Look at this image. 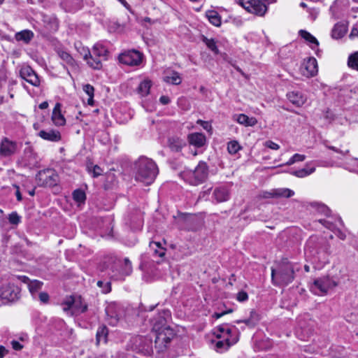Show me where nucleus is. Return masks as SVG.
Segmentation results:
<instances>
[{
    "mask_svg": "<svg viewBox=\"0 0 358 358\" xmlns=\"http://www.w3.org/2000/svg\"><path fill=\"white\" fill-rule=\"evenodd\" d=\"M62 309L64 312L73 310L70 306L66 305L64 302L62 303Z\"/></svg>",
    "mask_w": 358,
    "mask_h": 358,
    "instance_id": "obj_61",
    "label": "nucleus"
},
{
    "mask_svg": "<svg viewBox=\"0 0 358 358\" xmlns=\"http://www.w3.org/2000/svg\"><path fill=\"white\" fill-rule=\"evenodd\" d=\"M135 179L145 185L152 184L158 174L155 162L145 157H141L134 164Z\"/></svg>",
    "mask_w": 358,
    "mask_h": 358,
    "instance_id": "obj_1",
    "label": "nucleus"
},
{
    "mask_svg": "<svg viewBox=\"0 0 358 358\" xmlns=\"http://www.w3.org/2000/svg\"><path fill=\"white\" fill-rule=\"evenodd\" d=\"M206 16L208 18L210 23L215 27H220L221 25V17L219 13L215 10H208L206 13Z\"/></svg>",
    "mask_w": 358,
    "mask_h": 358,
    "instance_id": "obj_27",
    "label": "nucleus"
},
{
    "mask_svg": "<svg viewBox=\"0 0 358 358\" xmlns=\"http://www.w3.org/2000/svg\"><path fill=\"white\" fill-rule=\"evenodd\" d=\"M241 149V146L236 141L228 143L227 150L230 154H236Z\"/></svg>",
    "mask_w": 358,
    "mask_h": 358,
    "instance_id": "obj_39",
    "label": "nucleus"
},
{
    "mask_svg": "<svg viewBox=\"0 0 358 358\" xmlns=\"http://www.w3.org/2000/svg\"><path fill=\"white\" fill-rule=\"evenodd\" d=\"M38 135L43 140L51 142H58L61 140L60 132L55 129L41 130Z\"/></svg>",
    "mask_w": 358,
    "mask_h": 358,
    "instance_id": "obj_20",
    "label": "nucleus"
},
{
    "mask_svg": "<svg viewBox=\"0 0 358 358\" xmlns=\"http://www.w3.org/2000/svg\"><path fill=\"white\" fill-rule=\"evenodd\" d=\"M315 167H308V165H306V168L301 169L298 171H293L292 173V175L299 177V178H304L307 176H309L310 174L315 172Z\"/></svg>",
    "mask_w": 358,
    "mask_h": 358,
    "instance_id": "obj_35",
    "label": "nucleus"
},
{
    "mask_svg": "<svg viewBox=\"0 0 358 358\" xmlns=\"http://www.w3.org/2000/svg\"><path fill=\"white\" fill-rule=\"evenodd\" d=\"M197 124L201 125L203 128L207 131H210L211 129V126L209 124L208 122L199 120H197Z\"/></svg>",
    "mask_w": 358,
    "mask_h": 358,
    "instance_id": "obj_52",
    "label": "nucleus"
},
{
    "mask_svg": "<svg viewBox=\"0 0 358 358\" xmlns=\"http://www.w3.org/2000/svg\"><path fill=\"white\" fill-rule=\"evenodd\" d=\"M22 278L23 281L28 283V287L32 296H34V294L41 289L43 284L41 281L37 280L30 281L29 279L25 276H23Z\"/></svg>",
    "mask_w": 358,
    "mask_h": 358,
    "instance_id": "obj_25",
    "label": "nucleus"
},
{
    "mask_svg": "<svg viewBox=\"0 0 358 358\" xmlns=\"http://www.w3.org/2000/svg\"><path fill=\"white\" fill-rule=\"evenodd\" d=\"M119 308L115 303H110L106 308L108 323L115 326L120 320Z\"/></svg>",
    "mask_w": 358,
    "mask_h": 358,
    "instance_id": "obj_17",
    "label": "nucleus"
},
{
    "mask_svg": "<svg viewBox=\"0 0 358 358\" xmlns=\"http://www.w3.org/2000/svg\"><path fill=\"white\" fill-rule=\"evenodd\" d=\"M80 54L83 56V59L91 68L97 70L101 69L103 60L99 57L93 55L88 49H85L83 47Z\"/></svg>",
    "mask_w": 358,
    "mask_h": 358,
    "instance_id": "obj_15",
    "label": "nucleus"
},
{
    "mask_svg": "<svg viewBox=\"0 0 358 358\" xmlns=\"http://www.w3.org/2000/svg\"><path fill=\"white\" fill-rule=\"evenodd\" d=\"M154 330L156 331L155 348L159 352H164L168 347L171 341L175 336L173 330L167 326H163L159 328L156 324L154 325Z\"/></svg>",
    "mask_w": 358,
    "mask_h": 358,
    "instance_id": "obj_4",
    "label": "nucleus"
},
{
    "mask_svg": "<svg viewBox=\"0 0 358 358\" xmlns=\"http://www.w3.org/2000/svg\"><path fill=\"white\" fill-rule=\"evenodd\" d=\"M38 297L40 301L43 303H48L49 301V295L46 292H41Z\"/></svg>",
    "mask_w": 358,
    "mask_h": 358,
    "instance_id": "obj_51",
    "label": "nucleus"
},
{
    "mask_svg": "<svg viewBox=\"0 0 358 358\" xmlns=\"http://www.w3.org/2000/svg\"><path fill=\"white\" fill-rule=\"evenodd\" d=\"M163 80L166 83L178 85L181 83L182 78L178 72L167 70L164 73Z\"/></svg>",
    "mask_w": 358,
    "mask_h": 358,
    "instance_id": "obj_21",
    "label": "nucleus"
},
{
    "mask_svg": "<svg viewBox=\"0 0 358 358\" xmlns=\"http://www.w3.org/2000/svg\"><path fill=\"white\" fill-rule=\"evenodd\" d=\"M150 248L153 250L154 252L159 257H163L165 255V250L161 245L159 242H151L150 243Z\"/></svg>",
    "mask_w": 358,
    "mask_h": 358,
    "instance_id": "obj_37",
    "label": "nucleus"
},
{
    "mask_svg": "<svg viewBox=\"0 0 358 358\" xmlns=\"http://www.w3.org/2000/svg\"><path fill=\"white\" fill-rule=\"evenodd\" d=\"M119 2H120L127 9H129L130 6L129 4L125 1V0H117Z\"/></svg>",
    "mask_w": 358,
    "mask_h": 358,
    "instance_id": "obj_62",
    "label": "nucleus"
},
{
    "mask_svg": "<svg viewBox=\"0 0 358 358\" xmlns=\"http://www.w3.org/2000/svg\"><path fill=\"white\" fill-rule=\"evenodd\" d=\"M255 317H257V314L255 312L252 311L250 318L243 320H238V321H236V322L237 323L243 322L248 327H254L257 320V319L255 318Z\"/></svg>",
    "mask_w": 358,
    "mask_h": 358,
    "instance_id": "obj_42",
    "label": "nucleus"
},
{
    "mask_svg": "<svg viewBox=\"0 0 358 358\" xmlns=\"http://www.w3.org/2000/svg\"><path fill=\"white\" fill-rule=\"evenodd\" d=\"M132 272L131 263L128 258L124 259V266L122 268V273L124 275H128Z\"/></svg>",
    "mask_w": 358,
    "mask_h": 358,
    "instance_id": "obj_43",
    "label": "nucleus"
},
{
    "mask_svg": "<svg viewBox=\"0 0 358 358\" xmlns=\"http://www.w3.org/2000/svg\"><path fill=\"white\" fill-rule=\"evenodd\" d=\"M8 221L11 224L17 225L21 222V217L16 212H13L8 215Z\"/></svg>",
    "mask_w": 358,
    "mask_h": 358,
    "instance_id": "obj_45",
    "label": "nucleus"
},
{
    "mask_svg": "<svg viewBox=\"0 0 358 358\" xmlns=\"http://www.w3.org/2000/svg\"><path fill=\"white\" fill-rule=\"evenodd\" d=\"M264 145L271 150H277L280 148V145L272 141H266L264 142Z\"/></svg>",
    "mask_w": 358,
    "mask_h": 358,
    "instance_id": "obj_48",
    "label": "nucleus"
},
{
    "mask_svg": "<svg viewBox=\"0 0 358 358\" xmlns=\"http://www.w3.org/2000/svg\"><path fill=\"white\" fill-rule=\"evenodd\" d=\"M182 178L192 185L204 182L208 176V166L204 162H200L194 170H185L180 174Z\"/></svg>",
    "mask_w": 358,
    "mask_h": 358,
    "instance_id": "obj_3",
    "label": "nucleus"
},
{
    "mask_svg": "<svg viewBox=\"0 0 358 358\" xmlns=\"http://www.w3.org/2000/svg\"><path fill=\"white\" fill-rule=\"evenodd\" d=\"M10 343L15 350H21L23 348V345L17 341H12Z\"/></svg>",
    "mask_w": 358,
    "mask_h": 358,
    "instance_id": "obj_53",
    "label": "nucleus"
},
{
    "mask_svg": "<svg viewBox=\"0 0 358 358\" xmlns=\"http://www.w3.org/2000/svg\"><path fill=\"white\" fill-rule=\"evenodd\" d=\"M39 108L40 109H46L48 107V103L47 101H43L41 103L39 104Z\"/></svg>",
    "mask_w": 358,
    "mask_h": 358,
    "instance_id": "obj_59",
    "label": "nucleus"
},
{
    "mask_svg": "<svg viewBox=\"0 0 358 358\" xmlns=\"http://www.w3.org/2000/svg\"><path fill=\"white\" fill-rule=\"evenodd\" d=\"M203 41L205 42L207 47L215 54L217 55L219 53V50L217 48L216 43L214 39H208L207 38H204Z\"/></svg>",
    "mask_w": 358,
    "mask_h": 358,
    "instance_id": "obj_41",
    "label": "nucleus"
},
{
    "mask_svg": "<svg viewBox=\"0 0 358 358\" xmlns=\"http://www.w3.org/2000/svg\"><path fill=\"white\" fill-rule=\"evenodd\" d=\"M348 66L352 69L358 70V52L350 56L348 59Z\"/></svg>",
    "mask_w": 358,
    "mask_h": 358,
    "instance_id": "obj_40",
    "label": "nucleus"
},
{
    "mask_svg": "<svg viewBox=\"0 0 358 358\" xmlns=\"http://www.w3.org/2000/svg\"><path fill=\"white\" fill-rule=\"evenodd\" d=\"M87 169L89 173L94 178L98 177L103 173V169L97 165L93 166L92 168L87 166Z\"/></svg>",
    "mask_w": 358,
    "mask_h": 358,
    "instance_id": "obj_44",
    "label": "nucleus"
},
{
    "mask_svg": "<svg viewBox=\"0 0 358 358\" xmlns=\"http://www.w3.org/2000/svg\"><path fill=\"white\" fill-rule=\"evenodd\" d=\"M20 289L14 280L4 285L0 289V296L3 299L13 301L20 297Z\"/></svg>",
    "mask_w": 358,
    "mask_h": 358,
    "instance_id": "obj_10",
    "label": "nucleus"
},
{
    "mask_svg": "<svg viewBox=\"0 0 358 358\" xmlns=\"http://www.w3.org/2000/svg\"><path fill=\"white\" fill-rule=\"evenodd\" d=\"M91 52L93 54V55L99 57L103 61L107 59V56L108 53V50L101 43H96L93 46Z\"/></svg>",
    "mask_w": 358,
    "mask_h": 358,
    "instance_id": "obj_24",
    "label": "nucleus"
},
{
    "mask_svg": "<svg viewBox=\"0 0 358 358\" xmlns=\"http://www.w3.org/2000/svg\"><path fill=\"white\" fill-rule=\"evenodd\" d=\"M130 342L134 350L143 353H148L150 351L151 340L146 337L136 336L132 337Z\"/></svg>",
    "mask_w": 358,
    "mask_h": 358,
    "instance_id": "obj_12",
    "label": "nucleus"
},
{
    "mask_svg": "<svg viewBox=\"0 0 358 358\" xmlns=\"http://www.w3.org/2000/svg\"><path fill=\"white\" fill-rule=\"evenodd\" d=\"M289 101L297 107L302 106L307 101V97L299 91H292L287 94Z\"/></svg>",
    "mask_w": 358,
    "mask_h": 358,
    "instance_id": "obj_19",
    "label": "nucleus"
},
{
    "mask_svg": "<svg viewBox=\"0 0 358 358\" xmlns=\"http://www.w3.org/2000/svg\"><path fill=\"white\" fill-rule=\"evenodd\" d=\"M108 333V331L106 326H101L98 328L96 335L97 344L101 342L106 343Z\"/></svg>",
    "mask_w": 358,
    "mask_h": 358,
    "instance_id": "obj_32",
    "label": "nucleus"
},
{
    "mask_svg": "<svg viewBox=\"0 0 358 358\" xmlns=\"http://www.w3.org/2000/svg\"><path fill=\"white\" fill-rule=\"evenodd\" d=\"M160 102L164 104H168L170 102V99L167 96H162L159 99Z\"/></svg>",
    "mask_w": 358,
    "mask_h": 358,
    "instance_id": "obj_57",
    "label": "nucleus"
},
{
    "mask_svg": "<svg viewBox=\"0 0 358 358\" xmlns=\"http://www.w3.org/2000/svg\"><path fill=\"white\" fill-rule=\"evenodd\" d=\"M327 148L334 152H339V153H341L343 155H345V153H344L343 151L338 150V148H336V147L334 146H327Z\"/></svg>",
    "mask_w": 358,
    "mask_h": 358,
    "instance_id": "obj_60",
    "label": "nucleus"
},
{
    "mask_svg": "<svg viewBox=\"0 0 358 358\" xmlns=\"http://www.w3.org/2000/svg\"><path fill=\"white\" fill-rule=\"evenodd\" d=\"M151 85V81L149 80L142 81L137 89L138 93L141 96H147L150 93Z\"/></svg>",
    "mask_w": 358,
    "mask_h": 358,
    "instance_id": "obj_30",
    "label": "nucleus"
},
{
    "mask_svg": "<svg viewBox=\"0 0 358 358\" xmlns=\"http://www.w3.org/2000/svg\"><path fill=\"white\" fill-rule=\"evenodd\" d=\"M231 330L226 324L218 326L214 334L215 336L221 339L216 342L215 347L217 351L227 350L231 345L236 343L237 339L231 340Z\"/></svg>",
    "mask_w": 358,
    "mask_h": 358,
    "instance_id": "obj_5",
    "label": "nucleus"
},
{
    "mask_svg": "<svg viewBox=\"0 0 358 358\" xmlns=\"http://www.w3.org/2000/svg\"><path fill=\"white\" fill-rule=\"evenodd\" d=\"M19 150L16 141L3 137L0 141V159H8L15 155Z\"/></svg>",
    "mask_w": 358,
    "mask_h": 358,
    "instance_id": "obj_8",
    "label": "nucleus"
},
{
    "mask_svg": "<svg viewBox=\"0 0 358 358\" xmlns=\"http://www.w3.org/2000/svg\"><path fill=\"white\" fill-rule=\"evenodd\" d=\"M294 265L289 262H282L277 268H271V280L275 285H287L294 279Z\"/></svg>",
    "mask_w": 358,
    "mask_h": 358,
    "instance_id": "obj_2",
    "label": "nucleus"
},
{
    "mask_svg": "<svg viewBox=\"0 0 358 358\" xmlns=\"http://www.w3.org/2000/svg\"><path fill=\"white\" fill-rule=\"evenodd\" d=\"M300 36L308 42L310 45L311 48L314 49L319 45L318 41L312 34L305 30H301L299 31Z\"/></svg>",
    "mask_w": 358,
    "mask_h": 358,
    "instance_id": "obj_29",
    "label": "nucleus"
},
{
    "mask_svg": "<svg viewBox=\"0 0 358 358\" xmlns=\"http://www.w3.org/2000/svg\"><path fill=\"white\" fill-rule=\"evenodd\" d=\"M33 36H34V34L32 33V31H31L29 30H24L22 31L17 32L15 34V39L17 41H24V43H27L31 40Z\"/></svg>",
    "mask_w": 358,
    "mask_h": 358,
    "instance_id": "obj_31",
    "label": "nucleus"
},
{
    "mask_svg": "<svg viewBox=\"0 0 358 358\" xmlns=\"http://www.w3.org/2000/svg\"><path fill=\"white\" fill-rule=\"evenodd\" d=\"M346 33L345 27L343 24H336L331 31V36L334 38H340Z\"/></svg>",
    "mask_w": 358,
    "mask_h": 358,
    "instance_id": "obj_34",
    "label": "nucleus"
},
{
    "mask_svg": "<svg viewBox=\"0 0 358 358\" xmlns=\"http://www.w3.org/2000/svg\"><path fill=\"white\" fill-rule=\"evenodd\" d=\"M301 71L303 75L308 78L315 76L318 71L316 59L309 57L305 59L302 64Z\"/></svg>",
    "mask_w": 358,
    "mask_h": 358,
    "instance_id": "obj_14",
    "label": "nucleus"
},
{
    "mask_svg": "<svg viewBox=\"0 0 358 358\" xmlns=\"http://www.w3.org/2000/svg\"><path fill=\"white\" fill-rule=\"evenodd\" d=\"M57 180L58 176L52 169L40 171L36 176V180L40 186H55L57 182Z\"/></svg>",
    "mask_w": 358,
    "mask_h": 358,
    "instance_id": "obj_11",
    "label": "nucleus"
},
{
    "mask_svg": "<svg viewBox=\"0 0 358 358\" xmlns=\"http://www.w3.org/2000/svg\"><path fill=\"white\" fill-rule=\"evenodd\" d=\"M143 55L136 50L125 51L119 55L120 63L128 66H139L143 61Z\"/></svg>",
    "mask_w": 358,
    "mask_h": 358,
    "instance_id": "obj_9",
    "label": "nucleus"
},
{
    "mask_svg": "<svg viewBox=\"0 0 358 358\" xmlns=\"http://www.w3.org/2000/svg\"><path fill=\"white\" fill-rule=\"evenodd\" d=\"M76 301H77V308H73V310L77 311V312H80V313H84L85 311H86L87 305L83 304L81 298L80 297L76 298Z\"/></svg>",
    "mask_w": 358,
    "mask_h": 358,
    "instance_id": "obj_46",
    "label": "nucleus"
},
{
    "mask_svg": "<svg viewBox=\"0 0 358 358\" xmlns=\"http://www.w3.org/2000/svg\"><path fill=\"white\" fill-rule=\"evenodd\" d=\"M119 2H120L127 9H129L130 6L129 4L125 1V0H117Z\"/></svg>",
    "mask_w": 358,
    "mask_h": 358,
    "instance_id": "obj_63",
    "label": "nucleus"
},
{
    "mask_svg": "<svg viewBox=\"0 0 358 358\" xmlns=\"http://www.w3.org/2000/svg\"><path fill=\"white\" fill-rule=\"evenodd\" d=\"M337 286V283L329 277L315 279L310 285V290L316 295L327 294L329 290Z\"/></svg>",
    "mask_w": 358,
    "mask_h": 358,
    "instance_id": "obj_6",
    "label": "nucleus"
},
{
    "mask_svg": "<svg viewBox=\"0 0 358 358\" xmlns=\"http://www.w3.org/2000/svg\"><path fill=\"white\" fill-rule=\"evenodd\" d=\"M320 222L322 224H324L326 227H327V228H329V229H330L333 230V229H334V226H333V224H332L331 223H330V222H329V221H327V220H320Z\"/></svg>",
    "mask_w": 358,
    "mask_h": 358,
    "instance_id": "obj_58",
    "label": "nucleus"
},
{
    "mask_svg": "<svg viewBox=\"0 0 358 358\" xmlns=\"http://www.w3.org/2000/svg\"><path fill=\"white\" fill-rule=\"evenodd\" d=\"M83 91L88 95V96H94V88L90 84L83 86Z\"/></svg>",
    "mask_w": 358,
    "mask_h": 358,
    "instance_id": "obj_49",
    "label": "nucleus"
},
{
    "mask_svg": "<svg viewBox=\"0 0 358 358\" xmlns=\"http://www.w3.org/2000/svg\"><path fill=\"white\" fill-rule=\"evenodd\" d=\"M188 140L190 144L200 148L206 143V136L201 133H193L188 136Z\"/></svg>",
    "mask_w": 358,
    "mask_h": 358,
    "instance_id": "obj_23",
    "label": "nucleus"
},
{
    "mask_svg": "<svg viewBox=\"0 0 358 358\" xmlns=\"http://www.w3.org/2000/svg\"><path fill=\"white\" fill-rule=\"evenodd\" d=\"M20 77L31 85L38 87L41 80L38 76L29 66H23L20 70Z\"/></svg>",
    "mask_w": 358,
    "mask_h": 358,
    "instance_id": "obj_13",
    "label": "nucleus"
},
{
    "mask_svg": "<svg viewBox=\"0 0 358 358\" xmlns=\"http://www.w3.org/2000/svg\"><path fill=\"white\" fill-rule=\"evenodd\" d=\"M248 299V294L244 291H241L237 294L236 299L240 302L247 301Z\"/></svg>",
    "mask_w": 358,
    "mask_h": 358,
    "instance_id": "obj_50",
    "label": "nucleus"
},
{
    "mask_svg": "<svg viewBox=\"0 0 358 358\" xmlns=\"http://www.w3.org/2000/svg\"><path fill=\"white\" fill-rule=\"evenodd\" d=\"M262 196L266 199L275 197V194H274V189L271 190V192H264L262 194Z\"/></svg>",
    "mask_w": 358,
    "mask_h": 358,
    "instance_id": "obj_55",
    "label": "nucleus"
},
{
    "mask_svg": "<svg viewBox=\"0 0 358 358\" xmlns=\"http://www.w3.org/2000/svg\"><path fill=\"white\" fill-rule=\"evenodd\" d=\"M74 200L79 203H83L86 199L85 193L81 189H76L73 193Z\"/></svg>",
    "mask_w": 358,
    "mask_h": 358,
    "instance_id": "obj_38",
    "label": "nucleus"
},
{
    "mask_svg": "<svg viewBox=\"0 0 358 358\" xmlns=\"http://www.w3.org/2000/svg\"><path fill=\"white\" fill-rule=\"evenodd\" d=\"M57 55L66 64L71 66L75 65V60L71 55L66 51L59 49L57 50Z\"/></svg>",
    "mask_w": 358,
    "mask_h": 358,
    "instance_id": "obj_33",
    "label": "nucleus"
},
{
    "mask_svg": "<svg viewBox=\"0 0 358 358\" xmlns=\"http://www.w3.org/2000/svg\"><path fill=\"white\" fill-rule=\"evenodd\" d=\"M8 352V350L3 345H0V358H3Z\"/></svg>",
    "mask_w": 358,
    "mask_h": 358,
    "instance_id": "obj_56",
    "label": "nucleus"
},
{
    "mask_svg": "<svg viewBox=\"0 0 358 358\" xmlns=\"http://www.w3.org/2000/svg\"><path fill=\"white\" fill-rule=\"evenodd\" d=\"M169 145L171 150L179 151L185 145V142L179 137H171L169 139Z\"/></svg>",
    "mask_w": 358,
    "mask_h": 358,
    "instance_id": "obj_28",
    "label": "nucleus"
},
{
    "mask_svg": "<svg viewBox=\"0 0 358 358\" xmlns=\"http://www.w3.org/2000/svg\"><path fill=\"white\" fill-rule=\"evenodd\" d=\"M52 120L56 126H63L66 123V120L61 113V104L56 103L52 115Z\"/></svg>",
    "mask_w": 358,
    "mask_h": 358,
    "instance_id": "obj_22",
    "label": "nucleus"
},
{
    "mask_svg": "<svg viewBox=\"0 0 358 358\" xmlns=\"http://www.w3.org/2000/svg\"><path fill=\"white\" fill-rule=\"evenodd\" d=\"M230 192L226 187L220 186L215 187L213 192V198L217 203L227 201L229 199Z\"/></svg>",
    "mask_w": 358,
    "mask_h": 358,
    "instance_id": "obj_18",
    "label": "nucleus"
},
{
    "mask_svg": "<svg viewBox=\"0 0 358 358\" xmlns=\"http://www.w3.org/2000/svg\"><path fill=\"white\" fill-rule=\"evenodd\" d=\"M358 36V29H352L350 33V36L354 37Z\"/></svg>",
    "mask_w": 358,
    "mask_h": 358,
    "instance_id": "obj_64",
    "label": "nucleus"
},
{
    "mask_svg": "<svg viewBox=\"0 0 358 358\" xmlns=\"http://www.w3.org/2000/svg\"><path fill=\"white\" fill-rule=\"evenodd\" d=\"M268 0H238V3L248 13L262 16L266 11Z\"/></svg>",
    "mask_w": 358,
    "mask_h": 358,
    "instance_id": "obj_7",
    "label": "nucleus"
},
{
    "mask_svg": "<svg viewBox=\"0 0 358 358\" xmlns=\"http://www.w3.org/2000/svg\"><path fill=\"white\" fill-rule=\"evenodd\" d=\"M274 194H275V197H284L289 198L292 196L294 194V191L289 189L288 188H280L274 189Z\"/></svg>",
    "mask_w": 358,
    "mask_h": 358,
    "instance_id": "obj_36",
    "label": "nucleus"
},
{
    "mask_svg": "<svg viewBox=\"0 0 358 358\" xmlns=\"http://www.w3.org/2000/svg\"><path fill=\"white\" fill-rule=\"evenodd\" d=\"M292 157H293L295 163L296 162H303L306 159V156L305 155H300V154H294L292 156Z\"/></svg>",
    "mask_w": 358,
    "mask_h": 358,
    "instance_id": "obj_54",
    "label": "nucleus"
},
{
    "mask_svg": "<svg viewBox=\"0 0 358 358\" xmlns=\"http://www.w3.org/2000/svg\"><path fill=\"white\" fill-rule=\"evenodd\" d=\"M64 303L70 306L72 309L73 308H77V301H76V298L71 296L69 297H67L64 301Z\"/></svg>",
    "mask_w": 358,
    "mask_h": 358,
    "instance_id": "obj_47",
    "label": "nucleus"
},
{
    "mask_svg": "<svg viewBox=\"0 0 358 358\" xmlns=\"http://www.w3.org/2000/svg\"><path fill=\"white\" fill-rule=\"evenodd\" d=\"M236 121L245 127H252L257 123V120L255 117H249L245 114H239L237 116Z\"/></svg>",
    "mask_w": 358,
    "mask_h": 358,
    "instance_id": "obj_26",
    "label": "nucleus"
},
{
    "mask_svg": "<svg viewBox=\"0 0 358 358\" xmlns=\"http://www.w3.org/2000/svg\"><path fill=\"white\" fill-rule=\"evenodd\" d=\"M22 162L24 166L29 167L36 166L38 164L37 155L31 146L29 145L24 148L23 156L22 157Z\"/></svg>",
    "mask_w": 358,
    "mask_h": 358,
    "instance_id": "obj_16",
    "label": "nucleus"
}]
</instances>
